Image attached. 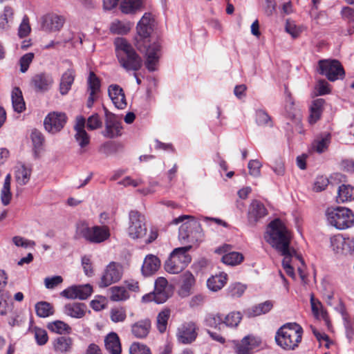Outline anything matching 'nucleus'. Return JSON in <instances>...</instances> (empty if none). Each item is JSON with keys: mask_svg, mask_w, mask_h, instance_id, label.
Returning <instances> with one entry per match:
<instances>
[{"mask_svg": "<svg viewBox=\"0 0 354 354\" xmlns=\"http://www.w3.org/2000/svg\"><path fill=\"white\" fill-rule=\"evenodd\" d=\"M31 175V169L25 165H19L17 167L15 171V178L17 183L20 185H24L28 183Z\"/></svg>", "mask_w": 354, "mask_h": 354, "instance_id": "58836bf2", "label": "nucleus"}, {"mask_svg": "<svg viewBox=\"0 0 354 354\" xmlns=\"http://www.w3.org/2000/svg\"><path fill=\"white\" fill-rule=\"evenodd\" d=\"M34 53H28L23 55L19 59L20 71L21 73H25L28 71L30 64L34 58Z\"/></svg>", "mask_w": 354, "mask_h": 354, "instance_id": "052dcab7", "label": "nucleus"}, {"mask_svg": "<svg viewBox=\"0 0 354 354\" xmlns=\"http://www.w3.org/2000/svg\"><path fill=\"white\" fill-rule=\"evenodd\" d=\"M160 261L153 254H148L144 259L142 266V273L145 276H151L153 274L160 268Z\"/></svg>", "mask_w": 354, "mask_h": 354, "instance_id": "a878e982", "label": "nucleus"}, {"mask_svg": "<svg viewBox=\"0 0 354 354\" xmlns=\"http://www.w3.org/2000/svg\"><path fill=\"white\" fill-rule=\"evenodd\" d=\"M328 222L338 230H345L354 224V214L350 209L344 207H330L326 210Z\"/></svg>", "mask_w": 354, "mask_h": 354, "instance_id": "39448f33", "label": "nucleus"}, {"mask_svg": "<svg viewBox=\"0 0 354 354\" xmlns=\"http://www.w3.org/2000/svg\"><path fill=\"white\" fill-rule=\"evenodd\" d=\"M8 277L3 270H0V314L6 315L7 308H8V294L5 291L4 288L7 284Z\"/></svg>", "mask_w": 354, "mask_h": 354, "instance_id": "bb28decb", "label": "nucleus"}, {"mask_svg": "<svg viewBox=\"0 0 354 354\" xmlns=\"http://www.w3.org/2000/svg\"><path fill=\"white\" fill-rule=\"evenodd\" d=\"M110 31L113 34L125 35L131 29L129 22H124L118 19L114 20L110 24Z\"/></svg>", "mask_w": 354, "mask_h": 354, "instance_id": "c03bdc74", "label": "nucleus"}, {"mask_svg": "<svg viewBox=\"0 0 354 354\" xmlns=\"http://www.w3.org/2000/svg\"><path fill=\"white\" fill-rule=\"evenodd\" d=\"M75 77V71L73 68H68L62 75L59 83V92L62 95H66L71 88Z\"/></svg>", "mask_w": 354, "mask_h": 354, "instance_id": "c756f323", "label": "nucleus"}, {"mask_svg": "<svg viewBox=\"0 0 354 354\" xmlns=\"http://www.w3.org/2000/svg\"><path fill=\"white\" fill-rule=\"evenodd\" d=\"M105 347L110 354H120L121 344L118 335L115 333H109L104 339Z\"/></svg>", "mask_w": 354, "mask_h": 354, "instance_id": "2f4dec72", "label": "nucleus"}, {"mask_svg": "<svg viewBox=\"0 0 354 354\" xmlns=\"http://www.w3.org/2000/svg\"><path fill=\"white\" fill-rule=\"evenodd\" d=\"M339 313H340L342 317L344 322V326L346 329L347 336L348 338H351L353 335V328L354 326V323H353L350 320V317H349L347 312L346 311L344 306L342 304L339 306Z\"/></svg>", "mask_w": 354, "mask_h": 354, "instance_id": "603ef678", "label": "nucleus"}, {"mask_svg": "<svg viewBox=\"0 0 354 354\" xmlns=\"http://www.w3.org/2000/svg\"><path fill=\"white\" fill-rule=\"evenodd\" d=\"M245 288L243 284L235 283L229 286L227 294L232 297H240L245 292Z\"/></svg>", "mask_w": 354, "mask_h": 354, "instance_id": "6e6d98bb", "label": "nucleus"}, {"mask_svg": "<svg viewBox=\"0 0 354 354\" xmlns=\"http://www.w3.org/2000/svg\"><path fill=\"white\" fill-rule=\"evenodd\" d=\"M102 122L100 119L98 114L95 113L91 115L86 122L87 129L89 130H95L102 127Z\"/></svg>", "mask_w": 354, "mask_h": 354, "instance_id": "0e129e2a", "label": "nucleus"}, {"mask_svg": "<svg viewBox=\"0 0 354 354\" xmlns=\"http://www.w3.org/2000/svg\"><path fill=\"white\" fill-rule=\"evenodd\" d=\"M93 288L90 284L71 286L61 292V295L67 299H86L92 293Z\"/></svg>", "mask_w": 354, "mask_h": 354, "instance_id": "ddd939ff", "label": "nucleus"}, {"mask_svg": "<svg viewBox=\"0 0 354 354\" xmlns=\"http://www.w3.org/2000/svg\"><path fill=\"white\" fill-rule=\"evenodd\" d=\"M35 337L39 345H44L48 341L47 332L39 328H35Z\"/></svg>", "mask_w": 354, "mask_h": 354, "instance_id": "774afa93", "label": "nucleus"}, {"mask_svg": "<svg viewBox=\"0 0 354 354\" xmlns=\"http://www.w3.org/2000/svg\"><path fill=\"white\" fill-rule=\"evenodd\" d=\"M30 137L35 152L39 151L44 142V136L40 131L33 130L31 133Z\"/></svg>", "mask_w": 354, "mask_h": 354, "instance_id": "4d7b16f0", "label": "nucleus"}, {"mask_svg": "<svg viewBox=\"0 0 354 354\" xmlns=\"http://www.w3.org/2000/svg\"><path fill=\"white\" fill-rule=\"evenodd\" d=\"M227 280V274L221 272L219 274H216L209 278L207 281V286L210 290L216 292L225 286Z\"/></svg>", "mask_w": 354, "mask_h": 354, "instance_id": "f704fd0d", "label": "nucleus"}, {"mask_svg": "<svg viewBox=\"0 0 354 354\" xmlns=\"http://www.w3.org/2000/svg\"><path fill=\"white\" fill-rule=\"evenodd\" d=\"M342 235L340 234L335 235L330 238V247L336 254H342Z\"/></svg>", "mask_w": 354, "mask_h": 354, "instance_id": "69168bd1", "label": "nucleus"}, {"mask_svg": "<svg viewBox=\"0 0 354 354\" xmlns=\"http://www.w3.org/2000/svg\"><path fill=\"white\" fill-rule=\"evenodd\" d=\"M10 176L8 174L5 178L3 188L1 192V201L4 205H8L11 200Z\"/></svg>", "mask_w": 354, "mask_h": 354, "instance_id": "49530a36", "label": "nucleus"}, {"mask_svg": "<svg viewBox=\"0 0 354 354\" xmlns=\"http://www.w3.org/2000/svg\"><path fill=\"white\" fill-rule=\"evenodd\" d=\"M160 46L158 44L153 43L149 46L145 50L146 62L145 66L150 71L156 70V65L158 62Z\"/></svg>", "mask_w": 354, "mask_h": 354, "instance_id": "a211bd4d", "label": "nucleus"}, {"mask_svg": "<svg viewBox=\"0 0 354 354\" xmlns=\"http://www.w3.org/2000/svg\"><path fill=\"white\" fill-rule=\"evenodd\" d=\"M256 121L258 125L272 127V122L270 115L263 110H258L256 113Z\"/></svg>", "mask_w": 354, "mask_h": 354, "instance_id": "864d4df0", "label": "nucleus"}, {"mask_svg": "<svg viewBox=\"0 0 354 354\" xmlns=\"http://www.w3.org/2000/svg\"><path fill=\"white\" fill-rule=\"evenodd\" d=\"M111 319L113 322H122L126 319V310L122 308H115L110 312Z\"/></svg>", "mask_w": 354, "mask_h": 354, "instance_id": "13d9d810", "label": "nucleus"}, {"mask_svg": "<svg viewBox=\"0 0 354 354\" xmlns=\"http://www.w3.org/2000/svg\"><path fill=\"white\" fill-rule=\"evenodd\" d=\"M318 72L325 75L330 82L344 77L345 72L341 63L337 59H322L318 62Z\"/></svg>", "mask_w": 354, "mask_h": 354, "instance_id": "0eeeda50", "label": "nucleus"}, {"mask_svg": "<svg viewBox=\"0 0 354 354\" xmlns=\"http://www.w3.org/2000/svg\"><path fill=\"white\" fill-rule=\"evenodd\" d=\"M111 295L110 299L112 301H119L125 300L129 297L128 292L124 287L113 286L109 290Z\"/></svg>", "mask_w": 354, "mask_h": 354, "instance_id": "8fccbe9b", "label": "nucleus"}, {"mask_svg": "<svg viewBox=\"0 0 354 354\" xmlns=\"http://www.w3.org/2000/svg\"><path fill=\"white\" fill-rule=\"evenodd\" d=\"M154 19L151 13L146 12L137 25V32L138 35L145 39L149 37L153 30Z\"/></svg>", "mask_w": 354, "mask_h": 354, "instance_id": "412c9836", "label": "nucleus"}, {"mask_svg": "<svg viewBox=\"0 0 354 354\" xmlns=\"http://www.w3.org/2000/svg\"><path fill=\"white\" fill-rule=\"evenodd\" d=\"M130 354H151L149 348L142 344L133 343L130 346Z\"/></svg>", "mask_w": 354, "mask_h": 354, "instance_id": "338daca9", "label": "nucleus"}, {"mask_svg": "<svg viewBox=\"0 0 354 354\" xmlns=\"http://www.w3.org/2000/svg\"><path fill=\"white\" fill-rule=\"evenodd\" d=\"M286 30L293 38H297L302 32L303 29L301 26H297L295 22L287 20L286 24Z\"/></svg>", "mask_w": 354, "mask_h": 354, "instance_id": "680f3d73", "label": "nucleus"}, {"mask_svg": "<svg viewBox=\"0 0 354 354\" xmlns=\"http://www.w3.org/2000/svg\"><path fill=\"white\" fill-rule=\"evenodd\" d=\"M198 330V328L194 322H186L178 328L177 339L182 344H191L196 339Z\"/></svg>", "mask_w": 354, "mask_h": 354, "instance_id": "f8f14e48", "label": "nucleus"}, {"mask_svg": "<svg viewBox=\"0 0 354 354\" xmlns=\"http://www.w3.org/2000/svg\"><path fill=\"white\" fill-rule=\"evenodd\" d=\"M142 6V0H122L120 8L122 13L129 15L140 10Z\"/></svg>", "mask_w": 354, "mask_h": 354, "instance_id": "c9c22d12", "label": "nucleus"}, {"mask_svg": "<svg viewBox=\"0 0 354 354\" xmlns=\"http://www.w3.org/2000/svg\"><path fill=\"white\" fill-rule=\"evenodd\" d=\"M311 308L313 315L317 319H322L328 328H330V322L328 313L324 310L322 304L319 301H315L313 297L310 299Z\"/></svg>", "mask_w": 354, "mask_h": 354, "instance_id": "4c0bfd02", "label": "nucleus"}, {"mask_svg": "<svg viewBox=\"0 0 354 354\" xmlns=\"http://www.w3.org/2000/svg\"><path fill=\"white\" fill-rule=\"evenodd\" d=\"M265 239L283 257V268L288 276L295 279L293 266L297 261L304 264V261L301 255L290 247V233L281 220L275 219L269 224Z\"/></svg>", "mask_w": 354, "mask_h": 354, "instance_id": "f257e3e1", "label": "nucleus"}, {"mask_svg": "<svg viewBox=\"0 0 354 354\" xmlns=\"http://www.w3.org/2000/svg\"><path fill=\"white\" fill-rule=\"evenodd\" d=\"M181 279L182 283L178 294L182 297H186L192 293V287L195 283V279L190 272L187 271L181 276Z\"/></svg>", "mask_w": 354, "mask_h": 354, "instance_id": "c85d7f7f", "label": "nucleus"}, {"mask_svg": "<svg viewBox=\"0 0 354 354\" xmlns=\"http://www.w3.org/2000/svg\"><path fill=\"white\" fill-rule=\"evenodd\" d=\"M76 234L92 243H101L109 239L111 236L108 226L90 227L85 221H80L76 223Z\"/></svg>", "mask_w": 354, "mask_h": 354, "instance_id": "20e7f679", "label": "nucleus"}, {"mask_svg": "<svg viewBox=\"0 0 354 354\" xmlns=\"http://www.w3.org/2000/svg\"><path fill=\"white\" fill-rule=\"evenodd\" d=\"M260 344V341L254 336L248 335L236 344L237 354H252L253 350Z\"/></svg>", "mask_w": 354, "mask_h": 354, "instance_id": "aec40b11", "label": "nucleus"}, {"mask_svg": "<svg viewBox=\"0 0 354 354\" xmlns=\"http://www.w3.org/2000/svg\"><path fill=\"white\" fill-rule=\"evenodd\" d=\"M267 214L264 205L257 201H254L249 208L248 214V223L250 225H254L261 218Z\"/></svg>", "mask_w": 354, "mask_h": 354, "instance_id": "6ab92c4d", "label": "nucleus"}, {"mask_svg": "<svg viewBox=\"0 0 354 354\" xmlns=\"http://www.w3.org/2000/svg\"><path fill=\"white\" fill-rule=\"evenodd\" d=\"M325 100L322 98L315 100L310 106V114L309 117V122L310 124L315 123L319 120L324 111Z\"/></svg>", "mask_w": 354, "mask_h": 354, "instance_id": "473e14b6", "label": "nucleus"}, {"mask_svg": "<svg viewBox=\"0 0 354 354\" xmlns=\"http://www.w3.org/2000/svg\"><path fill=\"white\" fill-rule=\"evenodd\" d=\"M151 328V323L149 319L139 320L131 326L132 335L138 339H143L147 337Z\"/></svg>", "mask_w": 354, "mask_h": 354, "instance_id": "5701e85b", "label": "nucleus"}, {"mask_svg": "<svg viewBox=\"0 0 354 354\" xmlns=\"http://www.w3.org/2000/svg\"><path fill=\"white\" fill-rule=\"evenodd\" d=\"M122 126L116 119L115 116L112 114L106 115L105 130L103 135L106 138H115L121 135Z\"/></svg>", "mask_w": 354, "mask_h": 354, "instance_id": "dca6fc26", "label": "nucleus"}, {"mask_svg": "<svg viewBox=\"0 0 354 354\" xmlns=\"http://www.w3.org/2000/svg\"><path fill=\"white\" fill-rule=\"evenodd\" d=\"M123 272L124 269L121 263L115 261L109 263L102 274L99 283L100 287L105 288L119 281L122 277Z\"/></svg>", "mask_w": 354, "mask_h": 354, "instance_id": "6e6552de", "label": "nucleus"}, {"mask_svg": "<svg viewBox=\"0 0 354 354\" xmlns=\"http://www.w3.org/2000/svg\"><path fill=\"white\" fill-rule=\"evenodd\" d=\"M302 335L303 329L298 324L287 323L277 331L275 341L281 348L286 351H293L299 346Z\"/></svg>", "mask_w": 354, "mask_h": 354, "instance_id": "f03ea898", "label": "nucleus"}, {"mask_svg": "<svg viewBox=\"0 0 354 354\" xmlns=\"http://www.w3.org/2000/svg\"><path fill=\"white\" fill-rule=\"evenodd\" d=\"M272 307L273 302L272 301L268 300L263 303L255 305L250 308H248L245 311V314L248 317L260 316L270 312Z\"/></svg>", "mask_w": 354, "mask_h": 354, "instance_id": "7c9ffc66", "label": "nucleus"}, {"mask_svg": "<svg viewBox=\"0 0 354 354\" xmlns=\"http://www.w3.org/2000/svg\"><path fill=\"white\" fill-rule=\"evenodd\" d=\"M168 282L164 277H159L155 281V288L152 293L145 295L142 297L145 302L154 301L157 304L165 302L169 297Z\"/></svg>", "mask_w": 354, "mask_h": 354, "instance_id": "1a4fd4ad", "label": "nucleus"}, {"mask_svg": "<svg viewBox=\"0 0 354 354\" xmlns=\"http://www.w3.org/2000/svg\"><path fill=\"white\" fill-rule=\"evenodd\" d=\"M85 124L86 120L82 116L77 117L76 124L74 127L76 131L75 138L81 148L85 147L90 142V137L84 129Z\"/></svg>", "mask_w": 354, "mask_h": 354, "instance_id": "f3484780", "label": "nucleus"}, {"mask_svg": "<svg viewBox=\"0 0 354 354\" xmlns=\"http://www.w3.org/2000/svg\"><path fill=\"white\" fill-rule=\"evenodd\" d=\"M108 93L115 107L123 109L127 106L125 95L122 88L120 86L117 84L109 86Z\"/></svg>", "mask_w": 354, "mask_h": 354, "instance_id": "4be33fe9", "label": "nucleus"}, {"mask_svg": "<svg viewBox=\"0 0 354 354\" xmlns=\"http://www.w3.org/2000/svg\"><path fill=\"white\" fill-rule=\"evenodd\" d=\"M13 10L12 8L6 6L4 8L3 13L0 15V28L5 29L9 20L12 19Z\"/></svg>", "mask_w": 354, "mask_h": 354, "instance_id": "bf43d9fd", "label": "nucleus"}, {"mask_svg": "<svg viewBox=\"0 0 354 354\" xmlns=\"http://www.w3.org/2000/svg\"><path fill=\"white\" fill-rule=\"evenodd\" d=\"M53 350L58 354H68L72 351L73 340L68 336H59L53 342Z\"/></svg>", "mask_w": 354, "mask_h": 354, "instance_id": "b1692460", "label": "nucleus"}, {"mask_svg": "<svg viewBox=\"0 0 354 354\" xmlns=\"http://www.w3.org/2000/svg\"><path fill=\"white\" fill-rule=\"evenodd\" d=\"M242 319L240 312L233 311L224 316V325L227 327H236Z\"/></svg>", "mask_w": 354, "mask_h": 354, "instance_id": "de8ad7c7", "label": "nucleus"}, {"mask_svg": "<svg viewBox=\"0 0 354 354\" xmlns=\"http://www.w3.org/2000/svg\"><path fill=\"white\" fill-rule=\"evenodd\" d=\"M171 311L169 309L165 308L161 310L156 318V326L158 331L161 333H164L167 329V322L170 317Z\"/></svg>", "mask_w": 354, "mask_h": 354, "instance_id": "a18cd8bd", "label": "nucleus"}, {"mask_svg": "<svg viewBox=\"0 0 354 354\" xmlns=\"http://www.w3.org/2000/svg\"><path fill=\"white\" fill-rule=\"evenodd\" d=\"M192 219L184 223H183L179 228V237L181 239H186L190 236V228L198 225V223L194 221V218L190 216L183 215L175 218L173 221L174 223L178 224L183 222L185 219Z\"/></svg>", "mask_w": 354, "mask_h": 354, "instance_id": "393cba45", "label": "nucleus"}, {"mask_svg": "<svg viewBox=\"0 0 354 354\" xmlns=\"http://www.w3.org/2000/svg\"><path fill=\"white\" fill-rule=\"evenodd\" d=\"M115 52L120 65L127 71H138L142 60L124 38L115 40Z\"/></svg>", "mask_w": 354, "mask_h": 354, "instance_id": "7ed1b4c3", "label": "nucleus"}, {"mask_svg": "<svg viewBox=\"0 0 354 354\" xmlns=\"http://www.w3.org/2000/svg\"><path fill=\"white\" fill-rule=\"evenodd\" d=\"M100 89V81L93 72H90L88 79V91L93 93H97Z\"/></svg>", "mask_w": 354, "mask_h": 354, "instance_id": "5fc2aeb1", "label": "nucleus"}, {"mask_svg": "<svg viewBox=\"0 0 354 354\" xmlns=\"http://www.w3.org/2000/svg\"><path fill=\"white\" fill-rule=\"evenodd\" d=\"M122 149L123 146L122 144L107 142L100 146L99 151L106 156H109L122 151Z\"/></svg>", "mask_w": 354, "mask_h": 354, "instance_id": "37998d69", "label": "nucleus"}, {"mask_svg": "<svg viewBox=\"0 0 354 354\" xmlns=\"http://www.w3.org/2000/svg\"><path fill=\"white\" fill-rule=\"evenodd\" d=\"M354 201V187L349 185H342L338 188L337 201L345 203Z\"/></svg>", "mask_w": 354, "mask_h": 354, "instance_id": "e433bc0d", "label": "nucleus"}, {"mask_svg": "<svg viewBox=\"0 0 354 354\" xmlns=\"http://www.w3.org/2000/svg\"><path fill=\"white\" fill-rule=\"evenodd\" d=\"M35 311L39 317H47L54 314V308L48 302L39 301L35 304Z\"/></svg>", "mask_w": 354, "mask_h": 354, "instance_id": "79ce46f5", "label": "nucleus"}, {"mask_svg": "<svg viewBox=\"0 0 354 354\" xmlns=\"http://www.w3.org/2000/svg\"><path fill=\"white\" fill-rule=\"evenodd\" d=\"M65 18L55 13H48L41 19V26L45 31H59L65 23Z\"/></svg>", "mask_w": 354, "mask_h": 354, "instance_id": "4468645a", "label": "nucleus"}, {"mask_svg": "<svg viewBox=\"0 0 354 354\" xmlns=\"http://www.w3.org/2000/svg\"><path fill=\"white\" fill-rule=\"evenodd\" d=\"M191 246H185L174 250L165 263V270L171 274L182 272L191 261V257L187 254Z\"/></svg>", "mask_w": 354, "mask_h": 354, "instance_id": "423d86ee", "label": "nucleus"}, {"mask_svg": "<svg viewBox=\"0 0 354 354\" xmlns=\"http://www.w3.org/2000/svg\"><path fill=\"white\" fill-rule=\"evenodd\" d=\"M47 328L50 331L58 334L69 333L71 330V328L67 324L59 320L48 323Z\"/></svg>", "mask_w": 354, "mask_h": 354, "instance_id": "09e8293b", "label": "nucleus"}, {"mask_svg": "<svg viewBox=\"0 0 354 354\" xmlns=\"http://www.w3.org/2000/svg\"><path fill=\"white\" fill-rule=\"evenodd\" d=\"M205 322L207 326L221 330L224 325V315L220 313H211L207 315Z\"/></svg>", "mask_w": 354, "mask_h": 354, "instance_id": "ea45409f", "label": "nucleus"}, {"mask_svg": "<svg viewBox=\"0 0 354 354\" xmlns=\"http://www.w3.org/2000/svg\"><path fill=\"white\" fill-rule=\"evenodd\" d=\"M331 135L329 133L320 134L313 142L312 148L319 153H322L328 149L330 142Z\"/></svg>", "mask_w": 354, "mask_h": 354, "instance_id": "72a5a7b5", "label": "nucleus"}, {"mask_svg": "<svg viewBox=\"0 0 354 354\" xmlns=\"http://www.w3.org/2000/svg\"><path fill=\"white\" fill-rule=\"evenodd\" d=\"M86 312V306L83 303L73 302L67 304L64 307V313L71 317L82 318Z\"/></svg>", "mask_w": 354, "mask_h": 354, "instance_id": "cd10ccee", "label": "nucleus"}, {"mask_svg": "<svg viewBox=\"0 0 354 354\" xmlns=\"http://www.w3.org/2000/svg\"><path fill=\"white\" fill-rule=\"evenodd\" d=\"M243 260L242 254L236 252H229L222 257V261L230 266H236L241 263Z\"/></svg>", "mask_w": 354, "mask_h": 354, "instance_id": "3c124183", "label": "nucleus"}, {"mask_svg": "<svg viewBox=\"0 0 354 354\" xmlns=\"http://www.w3.org/2000/svg\"><path fill=\"white\" fill-rule=\"evenodd\" d=\"M54 83L51 75L41 73L32 77L31 84L37 92H46L48 91Z\"/></svg>", "mask_w": 354, "mask_h": 354, "instance_id": "2eb2a0df", "label": "nucleus"}, {"mask_svg": "<svg viewBox=\"0 0 354 354\" xmlns=\"http://www.w3.org/2000/svg\"><path fill=\"white\" fill-rule=\"evenodd\" d=\"M129 236L134 239L143 237L147 232V227L144 216H142L138 211L132 210L129 212Z\"/></svg>", "mask_w": 354, "mask_h": 354, "instance_id": "9d476101", "label": "nucleus"}, {"mask_svg": "<svg viewBox=\"0 0 354 354\" xmlns=\"http://www.w3.org/2000/svg\"><path fill=\"white\" fill-rule=\"evenodd\" d=\"M67 121L64 113L52 112L45 118L44 124L46 131L51 133H56L61 131Z\"/></svg>", "mask_w": 354, "mask_h": 354, "instance_id": "9b49d317", "label": "nucleus"}, {"mask_svg": "<svg viewBox=\"0 0 354 354\" xmlns=\"http://www.w3.org/2000/svg\"><path fill=\"white\" fill-rule=\"evenodd\" d=\"M13 243L17 247H22L24 248H34L35 242L31 240L26 239L20 236H15L12 238Z\"/></svg>", "mask_w": 354, "mask_h": 354, "instance_id": "e2e57ef3", "label": "nucleus"}, {"mask_svg": "<svg viewBox=\"0 0 354 354\" xmlns=\"http://www.w3.org/2000/svg\"><path fill=\"white\" fill-rule=\"evenodd\" d=\"M12 102L15 111L21 113L25 109V102L22 93L19 88H15L12 91Z\"/></svg>", "mask_w": 354, "mask_h": 354, "instance_id": "a19ab883", "label": "nucleus"}]
</instances>
